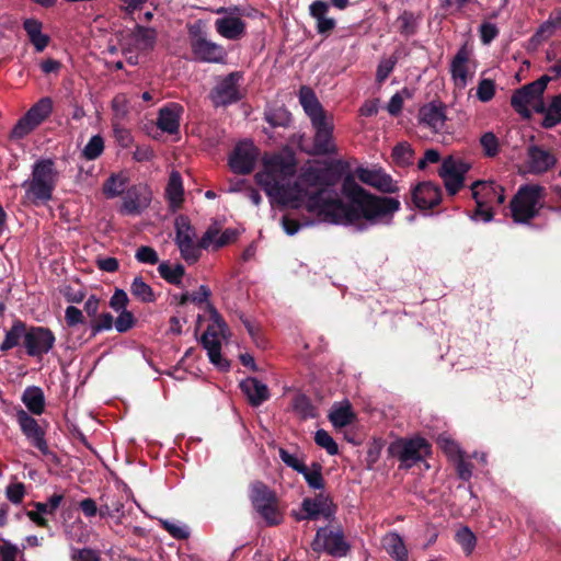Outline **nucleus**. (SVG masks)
<instances>
[{"instance_id":"nucleus-6","label":"nucleus","mask_w":561,"mask_h":561,"mask_svg":"<svg viewBox=\"0 0 561 561\" xmlns=\"http://www.w3.org/2000/svg\"><path fill=\"white\" fill-rule=\"evenodd\" d=\"M547 82L548 78L542 77L517 90L511 99L514 110L525 118H529L534 112H545L542 95L547 88Z\"/></svg>"},{"instance_id":"nucleus-58","label":"nucleus","mask_w":561,"mask_h":561,"mask_svg":"<svg viewBox=\"0 0 561 561\" xmlns=\"http://www.w3.org/2000/svg\"><path fill=\"white\" fill-rule=\"evenodd\" d=\"M65 321L69 328L85 323L83 311L75 306H68L65 310Z\"/></svg>"},{"instance_id":"nucleus-49","label":"nucleus","mask_w":561,"mask_h":561,"mask_svg":"<svg viewBox=\"0 0 561 561\" xmlns=\"http://www.w3.org/2000/svg\"><path fill=\"white\" fill-rule=\"evenodd\" d=\"M99 515L101 518L121 517L124 515V503L121 499H112L110 502L100 505Z\"/></svg>"},{"instance_id":"nucleus-11","label":"nucleus","mask_w":561,"mask_h":561,"mask_svg":"<svg viewBox=\"0 0 561 561\" xmlns=\"http://www.w3.org/2000/svg\"><path fill=\"white\" fill-rule=\"evenodd\" d=\"M190 46L196 61L222 64L227 57L225 47L207 39L199 30L190 28Z\"/></svg>"},{"instance_id":"nucleus-30","label":"nucleus","mask_w":561,"mask_h":561,"mask_svg":"<svg viewBox=\"0 0 561 561\" xmlns=\"http://www.w3.org/2000/svg\"><path fill=\"white\" fill-rule=\"evenodd\" d=\"M165 196L170 208L179 209L184 202V187L182 176L178 171H172L165 187Z\"/></svg>"},{"instance_id":"nucleus-23","label":"nucleus","mask_w":561,"mask_h":561,"mask_svg":"<svg viewBox=\"0 0 561 561\" xmlns=\"http://www.w3.org/2000/svg\"><path fill=\"white\" fill-rule=\"evenodd\" d=\"M473 68L469 51L461 48L451 62V75L456 87L462 89L467 85L473 75Z\"/></svg>"},{"instance_id":"nucleus-42","label":"nucleus","mask_w":561,"mask_h":561,"mask_svg":"<svg viewBox=\"0 0 561 561\" xmlns=\"http://www.w3.org/2000/svg\"><path fill=\"white\" fill-rule=\"evenodd\" d=\"M131 295L141 302H154L156 295L152 288L145 283L141 276H136L130 285Z\"/></svg>"},{"instance_id":"nucleus-26","label":"nucleus","mask_w":561,"mask_h":561,"mask_svg":"<svg viewBox=\"0 0 561 561\" xmlns=\"http://www.w3.org/2000/svg\"><path fill=\"white\" fill-rule=\"evenodd\" d=\"M215 28L222 37L237 41L245 34V22L238 16H225L215 21Z\"/></svg>"},{"instance_id":"nucleus-55","label":"nucleus","mask_w":561,"mask_h":561,"mask_svg":"<svg viewBox=\"0 0 561 561\" xmlns=\"http://www.w3.org/2000/svg\"><path fill=\"white\" fill-rule=\"evenodd\" d=\"M136 323L134 314L128 310H122L114 321L115 329L119 333L129 331Z\"/></svg>"},{"instance_id":"nucleus-21","label":"nucleus","mask_w":561,"mask_h":561,"mask_svg":"<svg viewBox=\"0 0 561 561\" xmlns=\"http://www.w3.org/2000/svg\"><path fill=\"white\" fill-rule=\"evenodd\" d=\"M201 344L207 351L209 362L219 370L227 371L230 368V362L221 356V342L218 339V332L208 327L201 336Z\"/></svg>"},{"instance_id":"nucleus-47","label":"nucleus","mask_w":561,"mask_h":561,"mask_svg":"<svg viewBox=\"0 0 561 561\" xmlns=\"http://www.w3.org/2000/svg\"><path fill=\"white\" fill-rule=\"evenodd\" d=\"M103 151L104 140L102 136L94 135L88 141L81 154L85 160H95L103 153Z\"/></svg>"},{"instance_id":"nucleus-10","label":"nucleus","mask_w":561,"mask_h":561,"mask_svg":"<svg viewBox=\"0 0 561 561\" xmlns=\"http://www.w3.org/2000/svg\"><path fill=\"white\" fill-rule=\"evenodd\" d=\"M54 104L49 96L39 99L31 108L16 122L11 130V138L23 139L45 122L53 113Z\"/></svg>"},{"instance_id":"nucleus-48","label":"nucleus","mask_w":561,"mask_h":561,"mask_svg":"<svg viewBox=\"0 0 561 561\" xmlns=\"http://www.w3.org/2000/svg\"><path fill=\"white\" fill-rule=\"evenodd\" d=\"M437 444L453 461L462 456L458 444L446 433L437 437Z\"/></svg>"},{"instance_id":"nucleus-39","label":"nucleus","mask_w":561,"mask_h":561,"mask_svg":"<svg viewBox=\"0 0 561 561\" xmlns=\"http://www.w3.org/2000/svg\"><path fill=\"white\" fill-rule=\"evenodd\" d=\"M353 175L360 182L377 187L381 192H386V176L381 175L379 172L358 167Z\"/></svg>"},{"instance_id":"nucleus-41","label":"nucleus","mask_w":561,"mask_h":561,"mask_svg":"<svg viewBox=\"0 0 561 561\" xmlns=\"http://www.w3.org/2000/svg\"><path fill=\"white\" fill-rule=\"evenodd\" d=\"M265 121L273 127H288L291 123V114L284 106L270 108L264 114Z\"/></svg>"},{"instance_id":"nucleus-53","label":"nucleus","mask_w":561,"mask_h":561,"mask_svg":"<svg viewBox=\"0 0 561 561\" xmlns=\"http://www.w3.org/2000/svg\"><path fill=\"white\" fill-rule=\"evenodd\" d=\"M456 540L467 554L471 553L476 547V536L468 527H462L457 531Z\"/></svg>"},{"instance_id":"nucleus-51","label":"nucleus","mask_w":561,"mask_h":561,"mask_svg":"<svg viewBox=\"0 0 561 561\" xmlns=\"http://www.w3.org/2000/svg\"><path fill=\"white\" fill-rule=\"evenodd\" d=\"M314 442L318 446L324 448L331 456H334L339 453L337 444L325 430L321 428L316 432Z\"/></svg>"},{"instance_id":"nucleus-61","label":"nucleus","mask_w":561,"mask_h":561,"mask_svg":"<svg viewBox=\"0 0 561 561\" xmlns=\"http://www.w3.org/2000/svg\"><path fill=\"white\" fill-rule=\"evenodd\" d=\"M135 256L140 263L156 264L159 261L157 251L148 245L138 248Z\"/></svg>"},{"instance_id":"nucleus-17","label":"nucleus","mask_w":561,"mask_h":561,"mask_svg":"<svg viewBox=\"0 0 561 561\" xmlns=\"http://www.w3.org/2000/svg\"><path fill=\"white\" fill-rule=\"evenodd\" d=\"M16 421L25 437L36 447L43 455H48L49 448L45 439V432L38 425L37 421L23 409L18 410Z\"/></svg>"},{"instance_id":"nucleus-31","label":"nucleus","mask_w":561,"mask_h":561,"mask_svg":"<svg viewBox=\"0 0 561 561\" xmlns=\"http://www.w3.org/2000/svg\"><path fill=\"white\" fill-rule=\"evenodd\" d=\"M27 328L28 325L24 321L15 319L11 328L5 332L4 339L0 344V351L5 353L19 346L21 341L24 342Z\"/></svg>"},{"instance_id":"nucleus-63","label":"nucleus","mask_w":561,"mask_h":561,"mask_svg":"<svg viewBox=\"0 0 561 561\" xmlns=\"http://www.w3.org/2000/svg\"><path fill=\"white\" fill-rule=\"evenodd\" d=\"M480 141L485 154L493 157L497 153L499 141L495 135L492 133H486L481 137Z\"/></svg>"},{"instance_id":"nucleus-43","label":"nucleus","mask_w":561,"mask_h":561,"mask_svg":"<svg viewBox=\"0 0 561 561\" xmlns=\"http://www.w3.org/2000/svg\"><path fill=\"white\" fill-rule=\"evenodd\" d=\"M304 476L309 488L313 490L324 489V479L322 476V466L318 462H312L311 468L305 466V470L299 472Z\"/></svg>"},{"instance_id":"nucleus-32","label":"nucleus","mask_w":561,"mask_h":561,"mask_svg":"<svg viewBox=\"0 0 561 561\" xmlns=\"http://www.w3.org/2000/svg\"><path fill=\"white\" fill-rule=\"evenodd\" d=\"M21 400L27 410L35 415H41L45 411V396L39 387H27L24 390Z\"/></svg>"},{"instance_id":"nucleus-50","label":"nucleus","mask_w":561,"mask_h":561,"mask_svg":"<svg viewBox=\"0 0 561 561\" xmlns=\"http://www.w3.org/2000/svg\"><path fill=\"white\" fill-rule=\"evenodd\" d=\"M412 96V92L408 88H403L400 91L396 92L388 102V113L391 115H397L401 112L402 106L407 100H410Z\"/></svg>"},{"instance_id":"nucleus-60","label":"nucleus","mask_w":561,"mask_h":561,"mask_svg":"<svg viewBox=\"0 0 561 561\" xmlns=\"http://www.w3.org/2000/svg\"><path fill=\"white\" fill-rule=\"evenodd\" d=\"M243 325L245 327L249 335L251 336V339L253 340V342L259 346V347H265V340L263 339V336L261 335L260 333V328L254 324L250 319L241 316L240 317Z\"/></svg>"},{"instance_id":"nucleus-14","label":"nucleus","mask_w":561,"mask_h":561,"mask_svg":"<svg viewBox=\"0 0 561 561\" xmlns=\"http://www.w3.org/2000/svg\"><path fill=\"white\" fill-rule=\"evenodd\" d=\"M195 237V228L191 225L188 217L179 216L175 220V242L180 249L181 256L188 264H194L201 257L197 243L194 242Z\"/></svg>"},{"instance_id":"nucleus-24","label":"nucleus","mask_w":561,"mask_h":561,"mask_svg":"<svg viewBox=\"0 0 561 561\" xmlns=\"http://www.w3.org/2000/svg\"><path fill=\"white\" fill-rule=\"evenodd\" d=\"M184 108L179 103H170L159 111L157 126L164 133L170 135L178 134L180 130V121Z\"/></svg>"},{"instance_id":"nucleus-34","label":"nucleus","mask_w":561,"mask_h":561,"mask_svg":"<svg viewBox=\"0 0 561 561\" xmlns=\"http://www.w3.org/2000/svg\"><path fill=\"white\" fill-rule=\"evenodd\" d=\"M420 118L421 122L426 124L430 128L438 131L444 127L446 116L442 107L434 104H427L421 108Z\"/></svg>"},{"instance_id":"nucleus-36","label":"nucleus","mask_w":561,"mask_h":561,"mask_svg":"<svg viewBox=\"0 0 561 561\" xmlns=\"http://www.w3.org/2000/svg\"><path fill=\"white\" fill-rule=\"evenodd\" d=\"M264 164L280 180L291 176L296 172L295 163L285 159L280 154H274L268 160H266Z\"/></svg>"},{"instance_id":"nucleus-13","label":"nucleus","mask_w":561,"mask_h":561,"mask_svg":"<svg viewBox=\"0 0 561 561\" xmlns=\"http://www.w3.org/2000/svg\"><path fill=\"white\" fill-rule=\"evenodd\" d=\"M391 454L397 456L401 466L410 468L415 462L423 460L431 453V446L425 439L416 437L410 440L396 439L390 443Z\"/></svg>"},{"instance_id":"nucleus-3","label":"nucleus","mask_w":561,"mask_h":561,"mask_svg":"<svg viewBox=\"0 0 561 561\" xmlns=\"http://www.w3.org/2000/svg\"><path fill=\"white\" fill-rule=\"evenodd\" d=\"M59 172L53 159H39L32 168L31 179L23 182L26 197L34 205L46 204L53 198Z\"/></svg>"},{"instance_id":"nucleus-9","label":"nucleus","mask_w":561,"mask_h":561,"mask_svg":"<svg viewBox=\"0 0 561 561\" xmlns=\"http://www.w3.org/2000/svg\"><path fill=\"white\" fill-rule=\"evenodd\" d=\"M243 81L242 71H232L217 80L209 92V99L215 107H227L243 99L240 84Z\"/></svg>"},{"instance_id":"nucleus-35","label":"nucleus","mask_w":561,"mask_h":561,"mask_svg":"<svg viewBox=\"0 0 561 561\" xmlns=\"http://www.w3.org/2000/svg\"><path fill=\"white\" fill-rule=\"evenodd\" d=\"M128 178L123 173L111 174L103 183V194L106 198H114L121 196L126 188Z\"/></svg>"},{"instance_id":"nucleus-8","label":"nucleus","mask_w":561,"mask_h":561,"mask_svg":"<svg viewBox=\"0 0 561 561\" xmlns=\"http://www.w3.org/2000/svg\"><path fill=\"white\" fill-rule=\"evenodd\" d=\"M542 188L538 185L522 186L511 202L512 217L515 222H527L541 207Z\"/></svg>"},{"instance_id":"nucleus-37","label":"nucleus","mask_w":561,"mask_h":561,"mask_svg":"<svg viewBox=\"0 0 561 561\" xmlns=\"http://www.w3.org/2000/svg\"><path fill=\"white\" fill-rule=\"evenodd\" d=\"M159 275L169 284L179 286L185 274V268L182 264L178 263L172 266L168 261L161 262L158 266Z\"/></svg>"},{"instance_id":"nucleus-52","label":"nucleus","mask_w":561,"mask_h":561,"mask_svg":"<svg viewBox=\"0 0 561 561\" xmlns=\"http://www.w3.org/2000/svg\"><path fill=\"white\" fill-rule=\"evenodd\" d=\"M413 151L409 144L401 142L392 150V159L399 165H407L411 163Z\"/></svg>"},{"instance_id":"nucleus-16","label":"nucleus","mask_w":561,"mask_h":561,"mask_svg":"<svg viewBox=\"0 0 561 561\" xmlns=\"http://www.w3.org/2000/svg\"><path fill=\"white\" fill-rule=\"evenodd\" d=\"M257 156L259 150L252 141H240L229 156V167L236 174H250L255 167Z\"/></svg>"},{"instance_id":"nucleus-46","label":"nucleus","mask_w":561,"mask_h":561,"mask_svg":"<svg viewBox=\"0 0 561 561\" xmlns=\"http://www.w3.org/2000/svg\"><path fill=\"white\" fill-rule=\"evenodd\" d=\"M561 122V95H557L552 99L542 125L547 128L553 127Z\"/></svg>"},{"instance_id":"nucleus-38","label":"nucleus","mask_w":561,"mask_h":561,"mask_svg":"<svg viewBox=\"0 0 561 561\" xmlns=\"http://www.w3.org/2000/svg\"><path fill=\"white\" fill-rule=\"evenodd\" d=\"M388 557L391 561H409L404 541L396 533L388 534Z\"/></svg>"},{"instance_id":"nucleus-59","label":"nucleus","mask_w":561,"mask_h":561,"mask_svg":"<svg viewBox=\"0 0 561 561\" xmlns=\"http://www.w3.org/2000/svg\"><path fill=\"white\" fill-rule=\"evenodd\" d=\"M495 93V84L490 79H483L477 88V96L481 102H489Z\"/></svg>"},{"instance_id":"nucleus-33","label":"nucleus","mask_w":561,"mask_h":561,"mask_svg":"<svg viewBox=\"0 0 561 561\" xmlns=\"http://www.w3.org/2000/svg\"><path fill=\"white\" fill-rule=\"evenodd\" d=\"M133 38L140 50L150 51L157 44L158 32L153 27L136 24L133 30Z\"/></svg>"},{"instance_id":"nucleus-4","label":"nucleus","mask_w":561,"mask_h":561,"mask_svg":"<svg viewBox=\"0 0 561 561\" xmlns=\"http://www.w3.org/2000/svg\"><path fill=\"white\" fill-rule=\"evenodd\" d=\"M251 504L267 526H277L283 523L284 515L279 508V500L274 490L262 481H254L250 485Z\"/></svg>"},{"instance_id":"nucleus-29","label":"nucleus","mask_w":561,"mask_h":561,"mask_svg":"<svg viewBox=\"0 0 561 561\" xmlns=\"http://www.w3.org/2000/svg\"><path fill=\"white\" fill-rule=\"evenodd\" d=\"M328 417L335 428H342L354 423L356 414L354 413L350 401L345 400L340 403H334Z\"/></svg>"},{"instance_id":"nucleus-19","label":"nucleus","mask_w":561,"mask_h":561,"mask_svg":"<svg viewBox=\"0 0 561 561\" xmlns=\"http://www.w3.org/2000/svg\"><path fill=\"white\" fill-rule=\"evenodd\" d=\"M468 171V164L460 159L449 157L443 161L439 174L450 194H456L463 184V174Z\"/></svg>"},{"instance_id":"nucleus-57","label":"nucleus","mask_w":561,"mask_h":561,"mask_svg":"<svg viewBox=\"0 0 561 561\" xmlns=\"http://www.w3.org/2000/svg\"><path fill=\"white\" fill-rule=\"evenodd\" d=\"M278 455L282 461L293 470L297 472H302L305 470L306 463L291 455L287 449L280 447L278 449Z\"/></svg>"},{"instance_id":"nucleus-12","label":"nucleus","mask_w":561,"mask_h":561,"mask_svg":"<svg viewBox=\"0 0 561 561\" xmlns=\"http://www.w3.org/2000/svg\"><path fill=\"white\" fill-rule=\"evenodd\" d=\"M311 548L314 552L324 551L334 558L345 557L351 550V546L346 542L341 529L332 530L327 527H320L317 530Z\"/></svg>"},{"instance_id":"nucleus-64","label":"nucleus","mask_w":561,"mask_h":561,"mask_svg":"<svg viewBox=\"0 0 561 561\" xmlns=\"http://www.w3.org/2000/svg\"><path fill=\"white\" fill-rule=\"evenodd\" d=\"M71 561H100V556L91 548L73 549Z\"/></svg>"},{"instance_id":"nucleus-22","label":"nucleus","mask_w":561,"mask_h":561,"mask_svg":"<svg viewBox=\"0 0 561 561\" xmlns=\"http://www.w3.org/2000/svg\"><path fill=\"white\" fill-rule=\"evenodd\" d=\"M556 161L550 151L538 146H530L527 153L526 172L533 174L545 173L556 164Z\"/></svg>"},{"instance_id":"nucleus-15","label":"nucleus","mask_w":561,"mask_h":561,"mask_svg":"<svg viewBox=\"0 0 561 561\" xmlns=\"http://www.w3.org/2000/svg\"><path fill=\"white\" fill-rule=\"evenodd\" d=\"M56 336L47 327L28 325L23 346L31 357L42 358L55 346Z\"/></svg>"},{"instance_id":"nucleus-5","label":"nucleus","mask_w":561,"mask_h":561,"mask_svg":"<svg viewBox=\"0 0 561 561\" xmlns=\"http://www.w3.org/2000/svg\"><path fill=\"white\" fill-rule=\"evenodd\" d=\"M255 182L261 186L267 196L276 199L280 205L290 208H299L301 206V198L299 194V183L293 186L280 183V179L272 172L265 164L264 170L254 175Z\"/></svg>"},{"instance_id":"nucleus-2","label":"nucleus","mask_w":561,"mask_h":561,"mask_svg":"<svg viewBox=\"0 0 561 561\" xmlns=\"http://www.w3.org/2000/svg\"><path fill=\"white\" fill-rule=\"evenodd\" d=\"M299 102L314 129L311 154L325 156L335 152L333 144V119L324 111L314 91L308 85L299 89Z\"/></svg>"},{"instance_id":"nucleus-18","label":"nucleus","mask_w":561,"mask_h":561,"mask_svg":"<svg viewBox=\"0 0 561 561\" xmlns=\"http://www.w3.org/2000/svg\"><path fill=\"white\" fill-rule=\"evenodd\" d=\"M300 182L308 186L316 187V193L323 191L324 198H333L331 196V192L329 191V186L332 184V181L331 174L328 170L310 167L300 175ZM299 190L301 191L299 194L301 201L304 197H307L308 202L309 197L314 194V192L309 193L308 191H304L300 187Z\"/></svg>"},{"instance_id":"nucleus-45","label":"nucleus","mask_w":561,"mask_h":561,"mask_svg":"<svg viewBox=\"0 0 561 561\" xmlns=\"http://www.w3.org/2000/svg\"><path fill=\"white\" fill-rule=\"evenodd\" d=\"M301 513L293 512V517L297 520H317L320 516V508L314 505V501L306 497L301 502Z\"/></svg>"},{"instance_id":"nucleus-40","label":"nucleus","mask_w":561,"mask_h":561,"mask_svg":"<svg viewBox=\"0 0 561 561\" xmlns=\"http://www.w3.org/2000/svg\"><path fill=\"white\" fill-rule=\"evenodd\" d=\"M293 410L301 419H313L317 416V408L312 404L309 397L305 393H298L291 401Z\"/></svg>"},{"instance_id":"nucleus-1","label":"nucleus","mask_w":561,"mask_h":561,"mask_svg":"<svg viewBox=\"0 0 561 561\" xmlns=\"http://www.w3.org/2000/svg\"><path fill=\"white\" fill-rule=\"evenodd\" d=\"M323 191L309 197L306 208L323 221L354 224L362 219L373 221L386 215V197H377L363 188L354 175L347 174L342 182V194L346 198H324Z\"/></svg>"},{"instance_id":"nucleus-20","label":"nucleus","mask_w":561,"mask_h":561,"mask_svg":"<svg viewBox=\"0 0 561 561\" xmlns=\"http://www.w3.org/2000/svg\"><path fill=\"white\" fill-rule=\"evenodd\" d=\"M150 192L146 185H133L127 188L122 205V213L138 215L150 204Z\"/></svg>"},{"instance_id":"nucleus-27","label":"nucleus","mask_w":561,"mask_h":561,"mask_svg":"<svg viewBox=\"0 0 561 561\" xmlns=\"http://www.w3.org/2000/svg\"><path fill=\"white\" fill-rule=\"evenodd\" d=\"M329 4L323 0H316L309 7L310 15L317 21V32L321 35H329L335 27L336 21L328 18Z\"/></svg>"},{"instance_id":"nucleus-28","label":"nucleus","mask_w":561,"mask_h":561,"mask_svg":"<svg viewBox=\"0 0 561 561\" xmlns=\"http://www.w3.org/2000/svg\"><path fill=\"white\" fill-rule=\"evenodd\" d=\"M413 201L422 209L434 207L440 202V191L433 183H421L413 191Z\"/></svg>"},{"instance_id":"nucleus-62","label":"nucleus","mask_w":561,"mask_h":561,"mask_svg":"<svg viewBox=\"0 0 561 561\" xmlns=\"http://www.w3.org/2000/svg\"><path fill=\"white\" fill-rule=\"evenodd\" d=\"M416 20L412 14L404 13L402 14L394 26L403 34H411L415 28Z\"/></svg>"},{"instance_id":"nucleus-7","label":"nucleus","mask_w":561,"mask_h":561,"mask_svg":"<svg viewBox=\"0 0 561 561\" xmlns=\"http://www.w3.org/2000/svg\"><path fill=\"white\" fill-rule=\"evenodd\" d=\"M471 191L477 204L472 219L491 221L493 218L492 205L494 203L503 204L505 201L503 187L494 182L478 181L472 184Z\"/></svg>"},{"instance_id":"nucleus-25","label":"nucleus","mask_w":561,"mask_h":561,"mask_svg":"<svg viewBox=\"0 0 561 561\" xmlns=\"http://www.w3.org/2000/svg\"><path fill=\"white\" fill-rule=\"evenodd\" d=\"M251 407H260L271 397L268 387L255 377H248L239 385Z\"/></svg>"},{"instance_id":"nucleus-54","label":"nucleus","mask_w":561,"mask_h":561,"mask_svg":"<svg viewBox=\"0 0 561 561\" xmlns=\"http://www.w3.org/2000/svg\"><path fill=\"white\" fill-rule=\"evenodd\" d=\"M62 500H64L62 494L55 493L48 499V501L46 503L34 502L33 506L38 512H43L44 514H47V515H54L55 512L57 511V508L59 507V505L61 504Z\"/></svg>"},{"instance_id":"nucleus-56","label":"nucleus","mask_w":561,"mask_h":561,"mask_svg":"<svg viewBox=\"0 0 561 561\" xmlns=\"http://www.w3.org/2000/svg\"><path fill=\"white\" fill-rule=\"evenodd\" d=\"M25 492V485L22 482L10 483L5 488L7 499L13 504L22 503Z\"/></svg>"},{"instance_id":"nucleus-44","label":"nucleus","mask_w":561,"mask_h":561,"mask_svg":"<svg viewBox=\"0 0 561 561\" xmlns=\"http://www.w3.org/2000/svg\"><path fill=\"white\" fill-rule=\"evenodd\" d=\"M114 325V317L110 312H103L98 314L94 319L89 322L90 336L89 339L95 337L103 331L111 330Z\"/></svg>"}]
</instances>
